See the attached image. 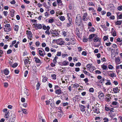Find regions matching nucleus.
<instances>
[{
    "mask_svg": "<svg viewBox=\"0 0 122 122\" xmlns=\"http://www.w3.org/2000/svg\"><path fill=\"white\" fill-rule=\"evenodd\" d=\"M82 19L80 14H78L76 16V24L78 26L80 25L82 22Z\"/></svg>",
    "mask_w": 122,
    "mask_h": 122,
    "instance_id": "f257e3e1",
    "label": "nucleus"
},
{
    "mask_svg": "<svg viewBox=\"0 0 122 122\" xmlns=\"http://www.w3.org/2000/svg\"><path fill=\"white\" fill-rule=\"evenodd\" d=\"M53 41L56 42L57 44L61 45H64V42L63 41L62 38H60L57 40H53Z\"/></svg>",
    "mask_w": 122,
    "mask_h": 122,
    "instance_id": "f03ea898",
    "label": "nucleus"
},
{
    "mask_svg": "<svg viewBox=\"0 0 122 122\" xmlns=\"http://www.w3.org/2000/svg\"><path fill=\"white\" fill-rule=\"evenodd\" d=\"M94 115L99 114L100 113L99 109V108L96 107H94L93 108Z\"/></svg>",
    "mask_w": 122,
    "mask_h": 122,
    "instance_id": "7ed1b4c3",
    "label": "nucleus"
},
{
    "mask_svg": "<svg viewBox=\"0 0 122 122\" xmlns=\"http://www.w3.org/2000/svg\"><path fill=\"white\" fill-rule=\"evenodd\" d=\"M5 27L4 28V29L5 31H9L11 30L10 26V24H6L5 25Z\"/></svg>",
    "mask_w": 122,
    "mask_h": 122,
    "instance_id": "20e7f679",
    "label": "nucleus"
},
{
    "mask_svg": "<svg viewBox=\"0 0 122 122\" xmlns=\"http://www.w3.org/2000/svg\"><path fill=\"white\" fill-rule=\"evenodd\" d=\"M26 34L27 35V37L30 40H32L31 38L32 37V34L31 32L30 31L27 30L26 31Z\"/></svg>",
    "mask_w": 122,
    "mask_h": 122,
    "instance_id": "39448f33",
    "label": "nucleus"
},
{
    "mask_svg": "<svg viewBox=\"0 0 122 122\" xmlns=\"http://www.w3.org/2000/svg\"><path fill=\"white\" fill-rule=\"evenodd\" d=\"M93 41L94 42H101V39L99 38L98 36L96 34V36L94 37V38L93 39Z\"/></svg>",
    "mask_w": 122,
    "mask_h": 122,
    "instance_id": "423d86ee",
    "label": "nucleus"
},
{
    "mask_svg": "<svg viewBox=\"0 0 122 122\" xmlns=\"http://www.w3.org/2000/svg\"><path fill=\"white\" fill-rule=\"evenodd\" d=\"M15 116L14 115H11L9 119V122H14L15 120Z\"/></svg>",
    "mask_w": 122,
    "mask_h": 122,
    "instance_id": "0eeeda50",
    "label": "nucleus"
},
{
    "mask_svg": "<svg viewBox=\"0 0 122 122\" xmlns=\"http://www.w3.org/2000/svg\"><path fill=\"white\" fill-rule=\"evenodd\" d=\"M69 62L67 61H65L61 62L60 64L62 66H66L69 64Z\"/></svg>",
    "mask_w": 122,
    "mask_h": 122,
    "instance_id": "6e6552de",
    "label": "nucleus"
},
{
    "mask_svg": "<svg viewBox=\"0 0 122 122\" xmlns=\"http://www.w3.org/2000/svg\"><path fill=\"white\" fill-rule=\"evenodd\" d=\"M120 91V90L118 89V88L117 87H116L113 88V91L115 93H119Z\"/></svg>",
    "mask_w": 122,
    "mask_h": 122,
    "instance_id": "1a4fd4ad",
    "label": "nucleus"
},
{
    "mask_svg": "<svg viewBox=\"0 0 122 122\" xmlns=\"http://www.w3.org/2000/svg\"><path fill=\"white\" fill-rule=\"evenodd\" d=\"M115 62L116 64H119L121 62L120 58L119 57H116Z\"/></svg>",
    "mask_w": 122,
    "mask_h": 122,
    "instance_id": "9d476101",
    "label": "nucleus"
},
{
    "mask_svg": "<svg viewBox=\"0 0 122 122\" xmlns=\"http://www.w3.org/2000/svg\"><path fill=\"white\" fill-rule=\"evenodd\" d=\"M92 64H88L86 66V67L91 72H93L92 70H91V67L92 66Z\"/></svg>",
    "mask_w": 122,
    "mask_h": 122,
    "instance_id": "9b49d317",
    "label": "nucleus"
},
{
    "mask_svg": "<svg viewBox=\"0 0 122 122\" xmlns=\"http://www.w3.org/2000/svg\"><path fill=\"white\" fill-rule=\"evenodd\" d=\"M110 72H112L111 73H110L109 74V76H110L111 77H116V74L112 71H110Z\"/></svg>",
    "mask_w": 122,
    "mask_h": 122,
    "instance_id": "f8f14e48",
    "label": "nucleus"
},
{
    "mask_svg": "<svg viewBox=\"0 0 122 122\" xmlns=\"http://www.w3.org/2000/svg\"><path fill=\"white\" fill-rule=\"evenodd\" d=\"M80 109L81 111H85V108H86V106H84L83 105H80Z\"/></svg>",
    "mask_w": 122,
    "mask_h": 122,
    "instance_id": "ddd939ff",
    "label": "nucleus"
},
{
    "mask_svg": "<svg viewBox=\"0 0 122 122\" xmlns=\"http://www.w3.org/2000/svg\"><path fill=\"white\" fill-rule=\"evenodd\" d=\"M112 35L113 36H116V32L114 29L113 28L112 29Z\"/></svg>",
    "mask_w": 122,
    "mask_h": 122,
    "instance_id": "4468645a",
    "label": "nucleus"
},
{
    "mask_svg": "<svg viewBox=\"0 0 122 122\" xmlns=\"http://www.w3.org/2000/svg\"><path fill=\"white\" fill-rule=\"evenodd\" d=\"M96 36V34H91L89 35V39L90 40H91V41H92L93 38L94 37Z\"/></svg>",
    "mask_w": 122,
    "mask_h": 122,
    "instance_id": "2eb2a0df",
    "label": "nucleus"
},
{
    "mask_svg": "<svg viewBox=\"0 0 122 122\" xmlns=\"http://www.w3.org/2000/svg\"><path fill=\"white\" fill-rule=\"evenodd\" d=\"M108 95H106V97L107 96L105 99V101L107 102H109L110 101L111 97L109 96H108Z\"/></svg>",
    "mask_w": 122,
    "mask_h": 122,
    "instance_id": "dca6fc26",
    "label": "nucleus"
},
{
    "mask_svg": "<svg viewBox=\"0 0 122 122\" xmlns=\"http://www.w3.org/2000/svg\"><path fill=\"white\" fill-rule=\"evenodd\" d=\"M4 73L5 75H8L9 73V71L7 69H5L4 71Z\"/></svg>",
    "mask_w": 122,
    "mask_h": 122,
    "instance_id": "f3484780",
    "label": "nucleus"
},
{
    "mask_svg": "<svg viewBox=\"0 0 122 122\" xmlns=\"http://www.w3.org/2000/svg\"><path fill=\"white\" fill-rule=\"evenodd\" d=\"M61 90L60 89H56L55 91V93L58 94H61Z\"/></svg>",
    "mask_w": 122,
    "mask_h": 122,
    "instance_id": "a211bd4d",
    "label": "nucleus"
},
{
    "mask_svg": "<svg viewBox=\"0 0 122 122\" xmlns=\"http://www.w3.org/2000/svg\"><path fill=\"white\" fill-rule=\"evenodd\" d=\"M39 54V55L43 57V51H42L41 50H39L38 51Z\"/></svg>",
    "mask_w": 122,
    "mask_h": 122,
    "instance_id": "6ab92c4d",
    "label": "nucleus"
},
{
    "mask_svg": "<svg viewBox=\"0 0 122 122\" xmlns=\"http://www.w3.org/2000/svg\"><path fill=\"white\" fill-rule=\"evenodd\" d=\"M41 85V84L38 81L37 82V84L36 85V89L37 90H38L39 89V88L40 87V86Z\"/></svg>",
    "mask_w": 122,
    "mask_h": 122,
    "instance_id": "aec40b11",
    "label": "nucleus"
},
{
    "mask_svg": "<svg viewBox=\"0 0 122 122\" xmlns=\"http://www.w3.org/2000/svg\"><path fill=\"white\" fill-rule=\"evenodd\" d=\"M24 62L25 65H27L28 64H30V62L29 60L27 59H25Z\"/></svg>",
    "mask_w": 122,
    "mask_h": 122,
    "instance_id": "412c9836",
    "label": "nucleus"
},
{
    "mask_svg": "<svg viewBox=\"0 0 122 122\" xmlns=\"http://www.w3.org/2000/svg\"><path fill=\"white\" fill-rule=\"evenodd\" d=\"M101 67L103 70H106L107 69V66L104 64L103 65L101 66Z\"/></svg>",
    "mask_w": 122,
    "mask_h": 122,
    "instance_id": "4be33fe9",
    "label": "nucleus"
},
{
    "mask_svg": "<svg viewBox=\"0 0 122 122\" xmlns=\"http://www.w3.org/2000/svg\"><path fill=\"white\" fill-rule=\"evenodd\" d=\"M122 22V20L117 21L116 22L115 24L117 25H120L121 24Z\"/></svg>",
    "mask_w": 122,
    "mask_h": 122,
    "instance_id": "5701e85b",
    "label": "nucleus"
},
{
    "mask_svg": "<svg viewBox=\"0 0 122 122\" xmlns=\"http://www.w3.org/2000/svg\"><path fill=\"white\" fill-rule=\"evenodd\" d=\"M59 35L58 33L57 32V31H55V32H54V33L52 35V36H57L58 35Z\"/></svg>",
    "mask_w": 122,
    "mask_h": 122,
    "instance_id": "b1692460",
    "label": "nucleus"
},
{
    "mask_svg": "<svg viewBox=\"0 0 122 122\" xmlns=\"http://www.w3.org/2000/svg\"><path fill=\"white\" fill-rule=\"evenodd\" d=\"M60 19L61 21H63L65 19V18L64 16H61L59 18Z\"/></svg>",
    "mask_w": 122,
    "mask_h": 122,
    "instance_id": "393cba45",
    "label": "nucleus"
},
{
    "mask_svg": "<svg viewBox=\"0 0 122 122\" xmlns=\"http://www.w3.org/2000/svg\"><path fill=\"white\" fill-rule=\"evenodd\" d=\"M19 28V26L17 25H15L14 27V29L16 31H17Z\"/></svg>",
    "mask_w": 122,
    "mask_h": 122,
    "instance_id": "a878e982",
    "label": "nucleus"
},
{
    "mask_svg": "<svg viewBox=\"0 0 122 122\" xmlns=\"http://www.w3.org/2000/svg\"><path fill=\"white\" fill-rule=\"evenodd\" d=\"M47 27H48V28L47 30L46 31L45 33L49 35L50 34V32L49 30L50 29V27L49 26H48Z\"/></svg>",
    "mask_w": 122,
    "mask_h": 122,
    "instance_id": "bb28decb",
    "label": "nucleus"
},
{
    "mask_svg": "<svg viewBox=\"0 0 122 122\" xmlns=\"http://www.w3.org/2000/svg\"><path fill=\"white\" fill-rule=\"evenodd\" d=\"M54 22V20L53 18H51L49 20L48 22L49 23H52Z\"/></svg>",
    "mask_w": 122,
    "mask_h": 122,
    "instance_id": "cd10ccee",
    "label": "nucleus"
},
{
    "mask_svg": "<svg viewBox=\"0 0 122 122\" xmlns=\"http://www.w3.org/2000/svg\"><path fill=\"white\" fill-rule=\"evenodd\" d=\"M79 85L75 83L73 85V87L74 89H75L78 87H79Z\"/></svg>",
    "mask_w": 122,
    "mask_h": 122,
    "instance_id": "c85d7f7f",
    "label": "nucleus"
},
{
    "mask_svg": "<svg viewBox=\"0 0 122 122\" xmlns=\"http://www.w3.org/2000/svg\"><path fill=\"white\" fill-rule=\"evenodd\" d=\"M83 72L85 74L87 75H90V74L88 72L86 71L85 70H83Z\"/></svg>",
    "mask_w": 122,
    "mask_h": 122,
    "instance_id": "c756f323",
    "label": "nucleus"
},
{
    "mask_svg": "<svg viewBox=\"0 0 122 122\" xmlns=\"http://www.w3.org/2000/svg\"><path fill=\"white\" fill-rule=\"evenodd\" d=\"M28 89H27L26 88H25L24 89V93L27 95V96H28L29 95V94H28Z\"/></svg>",
    "mask_w": 122,
    "mask_h": 122,
    "instance_id": "7c9ffc66",
    "label": "nucleus"
},
{
    "mask_svg": "<svg viewBox=\"0 0 122 122\" xmlns=\"http://www.w3.org/2000/svg\"><path fill=\"white\" fill-rule=\"evenodd\" d=\"M105 80L104 78H102V79L100 81V82L103 85V83H104V81Z\"/></svg>",
    "mask_w": 122,
    "mask_h": 122,
    "instance_id": "2f4dec72",
    "label": "nucleus"
},
{
    "mask_svg": "<svg viewBox=\"0 0 122 122\" xmlns=\"http://www.w3.org/2000/svg\"><path fill=\"white\" fill-rule=\"evenodd\" d=\"M35 61L36 63H39L40 62V60L37 57H35Z\"/></svg>",
    "mask_w": 122,
    "mask_h": 122,
    "instance_id": "473e14b6",
    "label": "nucleus"
},
{
    "mask_svg": "<svg viewBox=\"0 0 122 122\" xmlns=\"http://www.w3.org/2000/svg\"><path fill=\"white\" fill-rule=\"evenodd\" d=\"M116 69H122V65H120L116 66Z\"/></svg>",
    "mask_w": 122,
    "mask_h": 122,
    "instance_id": "72a5a7b5",
    "label": "nucleus"
},
{
    "mask_svg": "<svg viewBox=\"0 0 122 122\" xmlns=\"http://www.w3.org/2000/svg\"><path fill=\"white\" fill-rule=\"evenodd\" d=\"M105 110L107 111H110V108L109 107H107L106 106H105Z\"/></svg>",
    "mask_w": 122,
    "mask_h": 122,
    "instance_id": "f704fd0d",
    "label": "nucleus"
},
{
    "mask_svg": "<svg viewBox=\"0 0 122 122\" xmlns=\"http://www.w3.org/2000/svg\"><path fill=\"white\" fill-rule=\"evenodd\" d=\"M42 27V25L41 24H39L37 26V28L38 29H41Z\"/></svg>",
    "mask_w": 122,
    "mask_h": 122,
    "instance_id": "c9c22d12",
    "label": "nucleus"
},
{
    "mask_svg": "<svg viewBox=\"0 0 122 122\" xmlns=\"http://www.w3.org/2000/svg\"><path fill=\"white\" fill-rule=\"evenodd\" d=\"M117 9L119 11H121L122 10V6H120L117 7Z\"/></svg>",
    "mask_w": 122,
    "mask_h": 122,
    "instance_id": "e433bc0d",
    "label": "nucleus"
},
{
    "mask_svg": "<svg viewBox=\"0 0 122 122\" xmlns=\"http://www.w3.org/2000/svg\"><path fill=\"white\" fill-rule=\"evenodd\" d=\"M108 68L109 69H112L113 68V66L111 65H109L108 66Z\"/></svg>",
    "mask_w": 122,
    "mask_h": 122,
    "instance_id": "4c0bfd02",
    "label": "nucleus"
},
{
    "mask_svg": "<svg viewBox=\"0 0 122 122\" xmlns=\"http://www.w3.org/2000/svg\"><path fill=\"white\" fill-rule=\"evenodd\" d=\"M51 76L54 79H56V75L54 74L52 75H51Z\"/></svg>",
    "mask_w": 122,
    "mask_h": 122,
    "instance_id": "58836bf2",
    "label": "nucleus"
},
{
    "mask_svg": "<svg viewBox=\"0 0 122 122\" xmlns=\"http://www.w3.org/2000/svg\"><path fill=\"white\" fill-rule=\"evenodd\" d=\"M14 13L13 11L10 12V15L12 17H13L14 16Z\"/></svg>",
    "mask_w": 122,
    "mask_h": 122,
    "instance_id": "ea45409f",
    "label": "nucleus"
},
{
    "mask_svg": "<svg viewBox=\"0 0 122 122\" xmlns=\"http://www.w3.org/2000/svg\"><path fill=\"white\" fill-rule=\"evenodd\" d=\"M68 19L70 23H71L72 22V19L71 18H70V17H68Z\"/></svg>",
    "mask_w": 122,
    "mask_h": 122,
    "instance_id": "a19ab883",
    "label": "nucleus"
},
{
    "mask_svg": "<svg viewBox=\"0 0 122 122\" xmlns=\"http://www.w3.org/2000/svg\"><path fill=\"white\" fill-rule=\"evenodd\" d=\"M18 65V64L17 63H14L12 66V67L13 68H15Z\"/></svg>",
    "mask_w": 122,
    "mask_h": 122,
    "instance_id": "79ce46f5",
    "label": "nucleus"
},
{
    "mask_svg": "<svg viewBox=\"0 0 122 122\" xmlns=\"http://www.w3.org/2000/svg\"><path fill=\"white\" fill-rule=\"evenodd\" d=\"M12 50L11 49H9L7 51V54H9L11 53L12 52Z\"/></svg>",
    "mask_w": 122,
    "mask_h": 122,
    "instance_id": "37998d69",
    "label": "nucleus"
},
{
    "mask_svg": "<svg viewBox=\"0 0 122 122\" xmlns=\"http://www.w3.org/2000/svg\"><path fill=\"white\" fill-rule=\"evenodd\" d=\"M36 46L38 47L40 45V42L39 41H37L36 42Z\"/></svg>",
    "mask_w": 122,
    "mask_h": 122,
    "instance_id": "c03bdc74",
    "label": "nucleus"
},
{
    "mask_svg": "<svg viewBox=\"0 0 122 122\" xmlns=\"http://www.w3.org/2000/svg\"><path fill=\"white\" fill-rule=\"evenodd\" d=\"M95 30V29L94 27H92L89 30V31L90 32H93Z\"/></svg>",
    "mask_w": 122,
    "mask_h": 122,
    "instance_id": "a18cd8bd",
    "label": "nucleus"
},
{
    "mask_svg": "<svg viewBox=\"0 0 122 122\" xmlns=\"http://www.w3.org/2000/svg\"><path fill=\"white\" fill-rule=\"evenodd\" d=\"M82 55L84 56H86L87 55L86 52L85 51H83L81 53Z\"/></svg>",
    "mask_w": 122,
    "mask_h": 122,
    "instance_id": "49530a36",
    "label": "nucleus"
},
{
    "mask_svg": "<svg viewBox=\"0 0 122 122\" xmlns=\"http://www.w3.org/2000/svg\"><path fill=\"white\" fill-rule=\"evenodd\" d=\"M88 4L90 6H94V5L93 4V2H90Z\"/></svg>",
    "mask_w": 122,
    "mask_h": 122,
    "instance_id": "de8ad7c7",
    "label": "nucleus"
},
{
    "mask_svg": "<svg viewBox=\"0 0 122 122\" xmlns=\"http://www.w3.org/2000/svg\"><path fill=\"white\" fill-rule=\"evenodd\" d=\"M117 104H118V102H117L114 101L112 102V104L113 105H117Z\"/></svg>",
    "mask_w": 122,
    "mask_h": 122,
    "instance_id": "09e8293b",
    "label": "nucleus"
},
{
    "mask_svg": "<svg viewBox=\"0 0 122 122\" xmlns=\"http://www.w3.org/2000/svg\"><path fill=\"white\" fill-rule=\"evenodd\" d=\"M62 56L63 58H64L66 56H67L68 54H62Z\"/></svg>",
    "mask_w": 122,
    "mask_h": 122,
    "instance_id": "8fccbe9b",
    "label": "nucleus"
},
{
    "mask_svg": "<svg viewBox=\"0 0 122 122\" xmlns=\"http://www.w3.org/2000/svg\"><path fill=\"white\" fill-rule=\"evenodd\" d=\"M94 90L93 88H91L89 89V91L91 92H94Z\"/></svg>",
    "mask_w": 122,
    "mask_h": 122,
    "instance_id": "3c124183",
    "label": "nucleus"
},
{
    "mask_svg": "<svg viewBox=\"0 0 122 122\" xmlns=\"http://www.w3.org/2000/svg\"><path fill=\"white\" fill-rule=\"evenodd\" d=\"M50 14L47 13V12H46L45 13V15L46 17L48 16Z\"/></svg>",
    "mask_w": 122,
    "mask_h": 122,
    "instance_id": "603ef678",
    "label": "nucleus"
},
{
    "mask_svg": "<svg viewBox=\"0 0 122 122\" xmlns=\"http://www.w3.org/2000/svg\"><path fill=\"white\" fill-rule=\"evenodd\" d=\"M47 80V78L46 77H44L42 81L44 82H45Z\"/></svg>",
    "mask_w": 122,
    "mask_h": 122,
    "instance_id": "864d4df0",
    "label": "nucleus"
},
{
    "mask_svg": "<svg viewBox=\"0 0 122 122\" xmlns=\"http://www.w3.org/2000/svg\"><path fill=\"white\" fill-rule=\"evenodd\" d=\"M26 110L25 109H22V111L23 112V113H24L25 114L27 113V112H26Z\"/></svg>",
    "mask_w": 122,
    "mask_h": 122,
    "instance_id": "5fc2aeb1",
    "label": "nucleus"
},
{
    "mask_svg": "<svg viewBox=\"0 0 122 122\" xmlns=\"http://www.w3.org/2000/svg\"><path fill=\"white\" fill-rule=\"evenodd\" d=\"M104 122H107L108 121V119L106 118H105L103 119Z\"/></svg>",
    "mask_w": 122,
    "mask_h": 122,
    "instance_id": "6e6d98bb",
    "label": "nucleus"
},
{
    "mask_svg": "<svg viewBox=\"0 0 122 122\" xmlns=\"http://www.w3.org/2000/svg\"><path fill=\"white\" fill-rule=\"evenodd\" d=\"M81 65V63L80 62H78L76 63L75 65L76 66H80Z\"/></svg>",
    "mask_w": 122,
    "mask_h": 122,
    "instance_id": "4d7b16f0",
    "label": "nucleus"
},
{
    "mask_svg": "<svg viewBox=\"0 0 122 122\" xmlns=\"http://www.w3.org/2000/svg\"><path fill=\"white\" fill-rule=\"evenodd\" d=\"M28 71H25L24 73V76L26 77L27 76V75L28 74Z\"/></svg>",
    "mask_w": 122,
    "mask_h": 122,
    "instance_id": "13d9d810",
    "label": "nucleus"
},
{
    "mask_svg": "<svg viewBox=\"0 0 122 122\" xmlns=\"http://www.w3.org/2000/svg\"><path fill=\"white\" fill-rule=\"evenodd\" d=\"M78 51L79 52L81 51L82 50V48L81 47H77Z\"/></svg>",
    "mask_w": 122,
    "mask_h": 122,
    "instance_id": "bf43d9fd",
    "label": "nucleus"
},
{
    "mask_svg": "<svg viewBox=\"0 0 122 122\" xmlns=\"http://www.w3.org/2000/svg\"><path fill=\"white\" fill-rule=\"evenodd\" d=\"M104 94L102 92L100 94V95H99V96L101 97H104Z\"/></svg>",
    "mask_w": 122,
    "mask_h": 122,
    "instance_id": "052dcab7",
    "label": "nucleus"
},
{
    "mask_svg": "<svg viewBox=\"0 0 122 122\" xmlns=\"http://www.w3.org/2000/svg\"><path fill=\"white\" fill-rule=\"evenodd\" d=\"M61 52H58L56 54V55L58 56H60L61 55Z\"/></svg>",
    "mask_w": 122,
    "mask_h": 122,
    "instance_id": "680f3d73",
    "label": "nucleus"
},
{
    "mask_svg": "<svg viewBox=\"0 0 122 122\" xmlns=\"http://www.w3.org/2000/svg\"><path fill=\"white\" fill-rule=\"evenodd\" d=\"M116 56V55L114 54V53H112L111 54V56L112 59H114V57Z\"/></svg>",
    "mask_w": 122,
    "mask_h": 122,
    "instance_id": "e2e57ef3",
    "label": "nucleus"
},
{
    "mask_svg": "<svg viewBox=\"0 0 122 122\" xmlns=\"http://www.w3.org/2000/svg\"><path fill=\"white\" fill-rule=\"evenodd\" d=\"M50 12L51 14L52 15L54 14L55 13V11L54 10H52L50 11Z\"/></svg>",
    "mask_w": 122,
    "mask_h": 122,
    "instance_id": "0e129e2a",
    "label": "nucleus"
},
{
    "mask_svg": "<svg viewBox=\"0 0 122 122\" xmlns=\"http://www.w3.org/2000/svg\"><path fill=\"white\" fill-rule=\"evenodd\" d=\"M8 12L7 11H4L3 12V14L4 15L6 16L8 14Z\"/></svg>",
    "mask_w": 122,
    "mask_h": 122,
    "instance_id": "69168bd1",
    "label": "nucleus"
},
{
    "mask_svg": "<svg viewBox=\"0 0 122 122\" xmlns=\"http://www.w3.org/2000/svg\"><path fill=\"white\" fill-rule=\"evenodd\" d=\"M27 4H29L30 3V1L26 0H23Z\"/></svg>",
    "mask_w": 122,
    "mask_h": 122,
    "instance_id": "338daca9",
    "label": "nucleus"
},
{
    "mask_svg": "<svg viewBox=\"0 0 122 122\" xmlns=\"http://www.w3.org/2000/svg\"><path fill=\"white\" fill-rule=\"evenodd\" d=\"M46 44L45 43H43L42 44V46L43 47H45L46 46Z\"/></svg>",
    "mask_w": 122,
    "mask_h": 122,
    "instance_id": "774afa93",
    "label": "nucleus"
}]
</instances>
